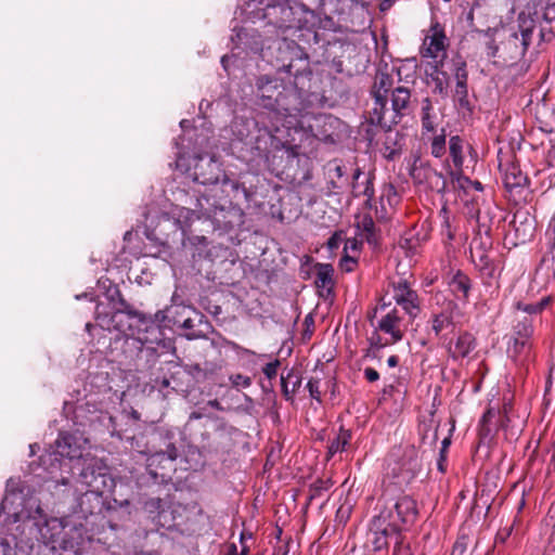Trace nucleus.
<instances>
[{
	"instance_id": "f257e3e1",
	"label": "nucleus",
	"mask_w": 555,
	"mask_h": 555,
	"mask_svg": "<svg viewBox=\"0 0 555 555\" xmlns=\"http://www.w3.org/2000/svg\"><path fill=\"white\" fill-rule=\"evenodd\" d=\"M257 88L261 105L266 108L257 115L255 120L260 133L258 140L267 135L270 149L284 147L289 142L291 131L297 130L298 120L287 109L281 111L275 107V105L280 106L278 96L281 94L278 91L276 80L261 76L257 80Z\"/></svg>"
},
{
	"instance_id": "f03ea898",
	"label": "nucleus",
	"mask_w": 555,
	"mask_h": 555,
	"mask_svg": "<svg viewBox=\"0 0 555 555\" xmlns=\"http://www.w3.org/2000/svg\"><path fill=\"white\" fill-rule=\"evenodd\" d=\"M81 516L50 518L38 525L39 540L68 555H83L90 547L92 535L88 524L80 521Z\"/></svg>"
},
{
	"instance_id": "7ed1b4c3",
	"label": "nucleus",
	"mask_w": 555,
	"mask_h": 555,
	"mask_svg": "<svg viewBox=\"0 0 555 555\" xmlns=\"http://www.w3.org/2000/svg\"><path fill=\"white\" fill-rule=\"evenodd\" d=\"M199 214H204L214 224L215 229L220 231H232L244 223L245 214L236 205L231 203L219 204L215 195L205 194L198 197Z\"/></svg>"
},
{
	"instance_id": "20e7f679",
	"label": "nucleus",
	"mask_w": 555,
	"mask_h": 555,
	"mask_svg": "<svg viewBox=\"0 0 555 555\" xmlns=\"http://www.w3.org/2000/svg\"><path fill=\"white\" fill-rule=\"evenodd\" d=\"M263 15L269 24L279 29L299 30L307 26L308 16L312 15V12L296 1H284L267 5Z\"/></svg>"
},
{
	"instance_id": "39448f33",
	"label": "nucleus",
	"mask_w": 555,
	"mask_h": 555,
	"mask_svg": "<svg viewBox=\"0 0 555 555\" xmlns=\"http://www.w3.org/2000/svg\"><path fill=\"white\" fill-rule=\"evenodd\" d=\"M410 98L409 89L404 87L396 88L391 93V108L387 107V99L384 102L377 103L376 106H372L369 111L367 121L373 126L390 130L405 114L410 104Z\"/></svg>"
},
{
	"instance_id": "423d86ee",
	"label": "nucleus",
	"mask_w": 555,
	"mask_h": 555,
	"mask_svg": "<svg viewBox=\"0 0 555 555\" xmlns=\"http://www.w3.org/2000/svg\"><path fill=\"white\" fill-rule=\"evenodd\" d=\"M401 532L402 528L398 527L393 520L391 508H380L378 514L370 521L366 542L376 552L387 550Z\"/></svg>"
},
{
	"instance_id": "0eeeda50",
	"label": "nucleus",
	"mask_w": 555,
	"mask_h": 555,
	"mask_svg": "<svg viewBox=\"0 0 555 555\" xmlns=\"http://www.w3.org/2000/svg\"><path fill=\"white\" fill-rule=\"evenodd\" d=\"M112 323L115 330L127 335V336H138V339L141 343L147 341H157L158 337L156 336L154 339H149L146 336H141V332L145 333L152 332L155 334H160L159 327L153 322L149 321L143 314L133 310H118L112 315Z\"/></svg>"
},
{
	"instance_id": "6e6552de",
	"label": "nucleus",
	"mask_w": 555,
	"mask_h": 555,
	"mask_svg": "<svg viewBox=\"0 0 555 555\" xmlns=\"http://www.w3.org/2000/svg\"><path fill=\"white\" fill-rule=\"evenodd\" d=\"M390 306V301L387 302L385 298H382L378 308L382 315L377 321L375 330L389 336V343H399L402 340L409 324L413 321H409V319L401 313L400 309Z\"/></svg>"
},
{
	"instance_id": "1a4fd4ad",
	"label": "nucleus",
	"mask_w": 555,
	"mask_h": 555,
	"mask_svg": "<svg viewBox=\"0 0 555 555\" xmlns=\"http://www.w3.org/2000/svg\"><path fill=\"white\" fill-rule=\"evenodd\" d=\"M390 285L396 307L403 311L402 314L405 315L409 321H414L422 311V301L417 292L414 291L404 279L393 281Z\"/></svg>"
},
{
	"instance_id": "9d476101",
	"label": "nucleus",
	"mask_w": 555,
	"mask_h": 555,
	"mask_svg": "<svg viewBox=\"0 0 555 555\" xmlns=\"http://www.w3.org/2000/svg\"><path fill=\"white\" fill-rule=\"evenodd\" d=\"M447 72L449 74V80L452 78L455 81L453 100L461 108H468V72L465 59L461 55L453 56L448 63Z\"/></svg>"
},
{
	"instance_id": "9b49d317",
	"label": "nucleus",
	"mask_w": 555,
	"mask_h": 555,
	"mask_svg": "<svg viewBox=\"0 0 555 555\" xmlns=\"http://www.w3.org/2000/svg\"><path fill=\"white\" fill-rule=\"evenodd\" d=\"M449 39L446 36L443 27L439 23H435L426 34L421 47V56L423 59H431L435 64L443 63L447 56Z\"/></svg>"
},
{
	"instance_id": "f8f14e48",
	"label": "nucleus",
	"mask_w": 555,
	"mask_h": 555,
	"mask_svg": "<svg viewBox=\"0 0 555 555\" xmlns=\"http://www.w3.org/2000/svg\"><path fill=\"white\" fill-rule=\"evenodd\" d=\"M307 55L304 50L294 40L283 38L276 41V66L278 70L288 74L296 75L294 73V64L297 61H305Z\"/></svg>"
},
{
	"instance_id": "ddd939ff",
	"label": "nucleus",
	"mask_w": 555,
	"mask_h": 555,
	"mask_svg": "<svg viewBox=\"0 0 555 555\" xmlns=\"http://www.w3.org/2000/svg\"><path fill=\"white\" fill-rule=\"evenodd\" d=\"M457 314V305L448 300L439 312H433L431 330L439 339L447 338L455 330V315Z\"/></svg>"
},
{
	"instance_id": "4468645a",
	"label": "nucleus",
	"mask_w": 555,
	"mask_h": 555,
	"mask_svg": "<svg viewBox=\"0 0 555 555\" xmlns=\"http://www.w3.org/2000/svg\"><path fill=\"white\" fill-rule=\"evenodd\" d=\"M517 23L518 31L511 35L509 43L514 44L516 49L519 48V54L524 55L532 42L533 33L537 28V21L530 13L520 12Z\"/></svg>"
},
{
	"instance_id": "2eb2a0df",
	"label": "nucleus",
	"mask_w": 555,
	"mask_h": 555,
	"mask_svg": "<svg viewBox=\"0 0 555 555\" xmlns=\"http://www.w3.org/2000/svg\"><path fill=\"white\" fill-rule=\"evenodd\" d=\"M382 508H391L398 527L412 524L417 515L416 502L410 495H401L396 501H387Z\"/></svg>"
},
{
	"instance_id": "dca6fc26",
	"label": "nucleus",
	"mask_w": 555,
	"mask_h": 555,
	"mask_svg": "<svg viewBox=\"0 0 555 555\" xmlns=\"http://www.w3.org/2000/svg\"><path fill=\"white\" fill-rule=\"evenodd\" d=\"M143 509L162 528L171 529L176 526L175 511L167 506L159 498H150L144 501Z\"/></svg>"
},
{
	"instance_id": "f3484780",
	"label": "nucleus",
	"mask_w": 555,
	"mask_h": 555,
	"mask_svg": "<svg viewBox=\"0 0 555 555\" xmlns=\"http://www.w3.org/2000/svg\"><path fill=\"white\" fill-rule=\"evenodd\" d=\"M108 480L106 467L89 464L81 469L77 482L86 487L88 491L103 492Z\"/></svg>"
},
{
	"instance_id": "a211bd4d",
	"label": "nucleus",
	"mask_w": 555,
	"mask_h": 555,
	"mask_svg": "<svg viewBox=\"0 0 555 555\" xmlns=\"http://www.w3.org/2000/svg\"><path fill=\"white\" fill-rule=\"evenodd\" d=\"M86 439L69 433H61L55 440V453L70 460L80 459L83 455Z\"/></svg>"
},
{
	"instance_id": "6ab92c4d",
	"label": "nucleus",
	"mask_w": 555,
	"mask_h": 555,
	"mask_svg": "<svg viewBox=\"0 0 555 555\" xmlns=\"http://www.w3.org/2000/svg\"><path fill=\"white\" fill-rule=\"evenodd\" d=\"M102 493L103 492L86 490L81 494L78 506L80 509V514L82 515L87 524L88 517L96 516L102 512L104 504Z\"/></svg>"
},
{
	"instance_id": "aec40b11",
	"label": "nucleus",
	"mask_w": 555,
	"mask_h": 555,
	"mask_svg": "<svg viewBox=\"0 0 555 555\" xmlns=\"http://www.w3.org/2000/svg\"><path fill=\"white\" fill-rule=\"evenodd\" d=\"M533 340L511 338L507 345L509 357L519 364H524L532 357Z\"/></svg>"
},
{
	"instance_id": "412c9836",
	"label": "nucleus",
	"mask_w": 555,
	"mask_h": 555,
	"mask_svg": "<svg viewBox=\"0 0 555 555\" xmlns=\"http://www.w3.org/2000/svg\"><path fill=\"white\" fill-rule=\"evenodd\" d=\"M172 216L175 218L176 224L182 231L183 235H185L186 230L195 219L205 218L204 214H199L198 210V197L196 198V205L194 209L188 207H176L172 210Z\"/></svg>"
},
{
	"instance_id": "4be33fe9",
	"label": "nucleus",
	"mask_w": 555,
	"mask_h": 555,
	"mask_svg": "<svg viewBox=\"0 0 555 555\" xmlns=\"http://www.w3.org/2000/svg\"><path fill=\"white\" fill-rule=\"evenodd\" d=\"M327 176H328V186H327L328 194H337L343 189L349 186V180H348V177L346 176V170H345L344 166H341L337 163L330 164L328 170H327Z\"/></svg>"
},
{
	"instance_id": "5701e85b",
	"label": "nucleus",
	"mask_w": 555,
	"mask_h": 555,
	"mask_svg": "<svg viewBox=\"0 0 555 555\" xmlns=\"http://www.w3.org/2000/svg\"><path fill=\"white\" fill-rule=\"evenodd\" d=\"M178 457V449L173 443H168L165 451H156L151 453L146 459V466L150 470V474L153 476H157L158 473L156 468L158 465L163 463H171Z\"/></svg>"
},
{
	"instance_id": "b1692460",
	"label": "nucleus",
	"mask_w": 555,
	"mask_h": 555,
	"mask_svg": "<svg viewBox=\"0 0 555 555\" xmlns=\"http://www.w3.org/2000/svg\"><path fill=\"white\" fill-rule=\"evenodd\" d=\"M475 347V337L468 332H463L459 335L453 345L450 344L449 352L453 359H462L467 357Z\"/></svg>"
},
{
	"instance_id": "393cba45",
	"label": "nucleus",
	"mask_w": 555,
	"mask_h": 555,
	"mask_svg": "<svg viewBox=\"0 0 555 555\" xmlns=\"http://www.w3.org/2000/svg\"><path fill=\"white\" fill-rule=\"evenodd\" d=\"M534 325L533 319L525 315L514 318L511 330V338L533 340Z\"/></svg>"
},
{
	"instance_id": "a878e982",
	"label": "nucleus",
	"mask_w": 555,
	"mask_h": 555,
	"mask_svg": "<svg viewBox=\"0 0 555 555\" xmlns=\"http://www.w3.org/2000/svg\"><path fill=\"white\" fill-rule=\"evenodd\" d=\"M500 410L488 408L479 424V435L482 439H491L499 430Z\"/></svg>"
},
{
	"instance_id": "bb28decb",
	"label": "nucleus",
	"mask_w": 555,
	"mask_h": 555,
	"mask_svg": "<svg viewBox=\"0 0 555 555\" xmlns=\"http://www.w3.org/2000/svg\"><path fill=\"white\" fill-rule=\"evenodd\" d=\"M392 78L387 73H378L375 77L374 85L371 90L373 96V106L377 103L384 102L388 98V92L392 87Z\"/></svg>"
},
{
	"instance_id": "cd10ccee",
	"label": "nucleus",
	"mask_w": 555,
	"mask_h": 555,
	"mask_svg": "<svg viewBox=\"0 0 555 555\" xmlns=\"http://www.w3.org/2000/svg\"><path fill=\"white\" fill-rule=\"evenodd\" d=\"M357 236L361 241H366L372 246H377L378 235L373 218L369 215L363 216L357 223Z\"/></svg>"
},
{
	"instance_id": "c85d7f7f",
	"label": "nucleus",
	"mask_w": 555,
	"mask_h": 555,
	"mask_svg": "<svg viewBox=\"0 0 555 555\" xmlns=\"http://www.w3.org/2000/svg\"><path fill=\"white\" fill-rule=\"evenodd\" d=\"M442 64L443 63L434 64L429 78L434 83V92L442 98H447L449 95L450 81L448 72L441 68Z\"/></svg>"
},
{
	"instance_id": "c756f323",
	"label": "nucleus",
	"mask_w": 555,
	"mask_h": 555,
	"mask_svg": "<svg viewBox=\"0 0 555 555\" xmlns=\"http://www.w3.org/2000/svg\"><path fill=\"white\" fill-rule=\"evenodd\" d=\"M333 274L334 269L331 264L318 266L314 284L322 295L332 292L334 286Z\"/></svg>"
},
{
	"instance_id": "7c9ffc66",
	"label": "nucleus",
	"mask_w": 555,
	"mask_h": 555,
	"mask_svg": "<svg viewBox=\"0 0 555 555\" xmlns=\"http://www.w3.org/2000/svg\"><path fill=\"white\" fill-rule=\"evenodd\" d=\"M452 293L459 298L466 300L470 291V279L462 273L456 272L449 282Z\"/></svg>"
},
{
	"instance_id": "2f4dec72",
	"label": "nucleus",
	"mask_w": 555,
	"mask_h": 555,
	"mask_svg": "<svg viewBox=\"0 0 555 555\" xmlns=\"http://www.w3.org/2000/svg\"><path fill=\"white\" fill-rule=\"evenodd\" d=\"M554 297L552 295L544 296L541 298L538 302L534 304H525L522 301H517L515 304V309L518 311H521L524 313H527V317H530L533 319V315L542 313L546 308L551 306L553 302Z\"/></svg>"
},
{
	"instance_id": "473e14b6",
	"label": "nucleus",
	"mask_w": 555,
	"mask_h": 555,
	"mask_svg": "<svg viewBox=\"0 0 555 555\" xmlns=\"http://www.w3.org/2000/svg\"><path fill=\"white\" fill-rule=\"evenodd\" d=\"M503 182L507 190L513 191L524 186L527 182V177L517 166L511 165L504 171Z\"/></svg>"
},
{
	"instance_id": "72a5a7b5",
	"label": "nucleus",
	"mask_w": 555,
	"mask_h": 555,
	"mask_svg": "<svg viewBox=\"0 0 555 555\" xmlns=\"http://www.w3.org/2000/svg\"><path fill=\"white\" fill-rule=\"evenodd\" d=\"M351 439H352L351 430L340 427L337 436L328 444V450H327L328 456H333L336 453L346 451L347 448L350 446Z\"/></svg>"
},
{
	"instance_id": "f704fd0d",
	"label": "nucleus",
	"mask_w": 555,
	"mask_h": 555,
	"mask_svg": "<svg viewBox=\"0 0 555 555\" xmlns=\"http://www.w3.org/2000/svg\"><path fill=\"white\" fill-rule=\"evenodd\" d=\"M422 128L426 132H434L436 129V119L437 115L435 113L431 101L428 98H425L422 102Z\"/></svg>"
},
{
	"instance_id": "c9c22d12",
	"label": "nucleus",
	"mask_w": 555,
	"mask_h": 555,
	"mask_svg": "<svg viewBox=\"0 0 555 555\" xmlns=\"http://www.w3.org/2000/svg\"><path fill=\"white\" fill-rule=\"evenodd\" d=\"M362 175L363 173L361 169L356 168L352 173V182L351 184L349 183V185L351 186V191L354 197L366 196L367 198H371L374 194V189L370 179L365 178L363 186L358 182Z\"/></svg>"
},
{
	"instance_id": "e433bc0d",
	"label": "nucleus",
	"mask_w": 555,
	"mask_h": 555,
	"mask_svg": "<svg viewBox=\"0 0 555 555\" xmlns=\"http://www.w3.org/2000/svg\"><path fill=\"white\" fill-rule=\"evenodd\" d=\"M464 141L459 135H452L449 140V152L452 159L454 169L462 170L464 156H463Z\"/></svg>"
},
{
	"instance_id": "4c0bfd02",
	"label": "nucleus",
	"mask_w": 555,
	"mask_h": 555,
	"mask_svg": "<svg viewBox=\"0 0 555 555\" xmlns=\"http://www.w3.org/2000/svg\"><path fill=\"white\" fill-rule=\"evenodd\" d=\"M518 218L519 216L515 215L512 223L516 232V237L522 243H525L526 241L530 240L533 236V232L535 229L534 221L526 217L525 220L520 221L518 224Z\"/></svg>"
},
{
	"instance_id": "58836bf2",
	"label": "nucleus",
	"mask_w": 555,
	"mask_h": 555,
	"mask_svg": "<svg viewBox=\"0 0 555 555\" xmlns=\"http://www.w3.org/2000/svg\"><path fill=\"white\" fill-rule=\"evenodd\" d=\"M421 465L417 457L410 456L408 462L402 465L401 472L398 475L403 482H410L420 472Z\"/></svg>"
},
{
	"instance_id": "ea45409f",
	"label": "nucleus",
	"mask_w": 555,
	"mask_h": 555,
	"mask_svg": "<svg viewBox=\"0 0 555 555\" xmlns=\"http://www.w3.org/2000/svg\"><path fill=\"white\" fill-rule=\"evenodd\" d=\"M547 233L550 236V247L543 260L552 267L555 275V212L551 220Z\"/></svg>"
},
{
	"instance_id": "a19ab883",
	"label": "nucleus",
	"mask_w": 555,
	"mask_h": 555,
	"mask_svg": "<svg viewBox=\"0 0 555 555\" xmlns=\"http://www.w3.org/2000/svg\"><path fill=\"white\" fill-rule=\"evenodd\" d=\"M430 153L434 157L440 158L446 154V133L444 129L440 134H436L430 141Z\"/></svg>"
},
{
	"instance_id": "79ce46f5",
	"label": "nucleus",
	"mask_w": 555,
	"mask_h": 555,
	"mask_svg": "<svg viewBox=\"0 0 555 555\" xmlns=\"http://www.w3.org/2000/svg\"><path fill=\"white\" fill-rule=\"evenodd\" d=\"M378 331H375L372 336L369 338L370 343V349L366 350L365 356L366 357H375V354L372 352V349H382L388 345H393L395 343H389V336L386 339H383V337L377 333Z\"/></svg>"
},
{
	"instance_id": "37998d69",
	"label": "nucleus",
	"mask_w": 555,
	"mask_h": 555,
	"mask_svg": "<svg viewBox=\"0 0 555 555\" xmlns=\"http://www.w3.org/2000/svg\"><path fill=\"white\" fill-rule=\"evenodd\" d=\"M449 176L453 185L464 191H467L470 188V183H473L470 179L463 176L462 170H449Z\"/></svg>"
},
{
	"instance_id": "c03bdc74",
	"label": "nucleus",
	"mask_w": 555,
	"mask_h": 555,
	"mask_svg": "<svg viewBox=\"0 0 555 555\" xmlns=\"http://www.w3.org/2000/svg\"><path fill=\"white\" fill-rule=\"evenodd\" d=\"M392 543V555H412L410 544L405 541V538L402 533Z\"/></svg>"
},
{
	"instance_id": "a18cd8bd",
	"label": "nucleus",
	"mask_w": 555,
	"mask_h": 555,
	"mask_svg": "<svg viewBox=\"0 0 555 555\" xmlns=\"http://www.w3.org/2000/svg\"><path fill=\"white\" fill-rule=\"evenodd\" d=\"M231 384L233 387L240 389V388H247L251 385V379L249 376L247 375H243V374H232L230 377H229Z\"/></svg>"
},
{
	"instance_id": "49530a36",
	"label": "nucleus",
	"mask_w": 555,
	"mask_h": 555,
	"mask_svg": "<svg viewBox=\"0 0 555 555\" xmlns=\"http://www.w3.org/2000/svg\"><path fill=\"white\" fill-rule=\"evenodd\" d=\"M356 266L357 257L354 255L345 254L339 261V267L345 272H352Z\"/></svg>"
},
{
	"instance_id": "de8ad7c7",
	"label": "nucleus",
	"mask_w": 555,
	"mask_h": 555,
	"mask_svg": "<svg viewBox=\"0 0 555 555\" xmlns=\"http://www.w3.org/2000/svg\"><path fill=\"white\" fill-rule=\"evenodd\" d=\"M331 487H332V482L330 479L315 481L311 487L310 498L313 499L318 495H321V493L323 491H327Z\"/></svg>"
},
{
	"instance_id": "09e8293b",
	"label": "nucleus",
	"mask_w": 555,
	"mask_h": 555,
	"mask_svg": "<svg viewBox=\"0 0 555 555\" xmlns=\"http://www.w3.org/2000/svg\"><path fill=\"white\" fill-rule=\"evenodd\" d=\"M468 541L465 535L459 537L455 541L451 555H464L467 550Z\"/></svg>"
},
{
	"instance_id": "8fccbe9b",
	"label": "nucleus",
	"mask_w": 555,
	"mask_h": 555,
	"mask_svg": "<svg viewBox=\"0 0 555 555\" xmlns=\"http://www.w3.org/2000/svg\"><path fill=\"white\" fill-rule=\"evenodd\" d=\"M362 242L363 241H361V238L357 235H356V237L348 238L346 241L345 247H344L345 254H349V251H350L356 256V254L359 251V248H360V245L362 244Z\"/></svg>"
},
{
	"instance_id": "3c124183",
	"label": "nucleus",
	"mask_w": 555,
	"mask_h": 555,
	"mask_svg": "<svg viewBox=\"0 0 555 555\" xmlns=\"http://www.w3.org/2000/svg\"><path fill=\"white\" fill-rule=\"evenodd\" d=\"M279 366H280V361L275 360V361L267 363L264 365V367L262 369V372H263V374L266 375L267 378L273 379L278 375Z\"/></svg>"
},
{
	"instance_id": "603ef678",
	"label": "nucleus",
	"mask_w": 555,
	"mask_h": 555,
	"mask_svg": "<svg viewBox=\"0 0 555 555\" xmlns=\"http://www.w3.org/2000/svg\"><path fill=\"white\" fill-rule=\"evenodd\" d=\"M307 388L309 390L310 396L313 399L321 401V390H320V380L319 379L311 378L307 384Z\"/></svg>"
},
{
	"instance_id": "864d4df0",
	"label": "nucleus",
	"mask_w": 555,
	"mask_h": 555,
	"mask_svg": "<svg viewBox=\"0 0 555 555\" xmlns=\"http://www.w3.org/2000/svg\"><path fill=\"white\" fill-rule=\"evenodd\" d=\"M232 189H233L235 192H237V193H238V192H241V193H242V195H243V198H244L245 201H247V202H248V201L251 198V196L254 195V192H253L250 189L246 188L244 184H241V183H238V182H233V183H232Z\"/></svg>"
},
{
	"instance_id": "5fc2aeb1",
	"label": "nucleus",
	"mask_w": 555,
	"mask_h": 555,
	"mask_svg": "<svg viewBox=\"0 0 555 555\" xmlns=\"http://www.w3.org/2000/svg\"><path fill=\"white\" fill-rule=\"evenodd\" d=\"M201 168L199 164L195 165V179L198 180L201 183H211L218 181V176H211V177H205L203 172H198V169Z\"/></svg>"
},
{
	"instance_id": "6e6d98bb",
	"label": "nucleus",
	"mask_w": 555,
	"mask_h": 555,
	"mask_svg": "<svg viewBox=\"0 0 555 555\" xmlns=\"http://www.w3.org/2000/svg\"><path fill=\"white\" fill-rule=\"evenodd\" d=\"M543 18L546 22L555 21V2L547 3L544 8Z\"/></svg>"
},
{
	"instance_id": "4d7b16f0",
	"label": "nucleus",
	"mask_w": 555,
	"mask_h": 555,
	"mask_svg": "<svg viewBox=\"0 0 555 555\" xmlns=\"http://www.w3.org/2000/svg\"><path fill=\"white\" fill-rule=\"evenodd\" d=\"M363 374H364L365 379L370 383H374L379 379L378 372L371 366L365 367L363 371Z\"/></svg>"
},
{
	"instance_id": "13d9d810",
	"label": "nucleus",
	"mask_w": 555,
	"mask_h": 555,
	"mask_svg": "<svg viewBox=\"0 0 555 555\" xmlns=\"http://www.w3.org/2000/svg\"><path fill=\"white\" fill-rule=\"evenodd\" d=\"M511 532H512V528L511 527H506V528H503V529L499 530L496 535H495V543L496 544L498 543H505V541L511 535Z\"/></svg>"
},
{
	"instance_id": "bf43d9fd",
	"label": "nucleus",
	"mask_w": 555,
	"mask_h": 555,
	"mask_svg": "<svg viewBox=\"0 0 555 555\" xmlns=\"http://www.w3.org/2000/svg\"><path fill=\"white\" fill-rule=\"evenodd\" d=\"M507 405L505 404L504 405V415H502V413L500 412V418H499V429H504L507 427V423H508V416H507Z\"/></svg>"
},
{
	"instance_id": "052dcab7",
	"label": "nucleus",
	"mask_w": 555,
	"mask_h": 555,
	"mask_svg": "<svg viewBox=\"0 0 555 555\" xmlns=\"http://www.w3.org/2000/svg\"><path fill=\"white\" fill-rule=\"evenodd\" d=\"M341 241V236L339 234H334L327 242V245L331 249L337 248L339 242Z\"/></svg>"
},
{
	"instance_id": "680f3d73",
	"label": "nucleus",
	"mask_w": 555,
	"mask_h": 555,
	"mask_svg": "<svg viewBox=\"0 0 555 555\" xmlns=\"http://www.w3.org/2000/svg\"><path fill=\"white\" fill-rule=\"evenodd\" d=\"M441 214H443V225H446V228L448 229V236H449L450 240H452L453 235L450 232V222H449L448 211H447L446 207H443L441 209Z\"/></svg>"
},
{
	"instance_id": "e2e57ef3",
	"label": "nucleus",
	"mask_w": 555,
	"mask_h": 555,
	"mask_svg": "<svg viewBox=\"0 0 555 555\" xmlns=\"http://www.w3.org/2000/svg\"><path fill=\"white\" fill-rule=\"evenodd\" d=\"M15 498H17V495H16L15 493H12V494H10V495H7V496L3 499L2 503H1V508H2L3 511H7V509H8V505H9V503H10L11 501H13Z\"/></svg>"
},
{
	"instance_id": "0e129e2a",
	"label": "nucleus",
	"mask_w": 555,
	"mask_h": 555,
	"mask_svg": "<svg viewBox=\"0 0 555 555\" xmlns=\"http://www.w3.org/2000/svg\"><path fill=\"white\" fill-rule=\"evenodd\" d=\"M477 222H478V224H479V228H480V229H481V228H483L486 231H488V230H489V228H490V227H489V224L485 221V217L481 215V212H480V211H478V214H477Z\"/></svg>"
},
{
	"instance_id": "69168bd1",
	"label": "nucleus",
	"mask_w": 555,
	"mask_h": 555,
	"mask_svg": "<svg viewBox=\"0 0 555 555\" xmlns=\"http://www.w3.org/2000/svg\"><path fill=\"white\" fill-rule=\"evenodd\" d=\"M548 165L555 167V146H553L547 153Z\"/></svg>"
},
{
	"instance_id": "338daca9",
	"label": "nucleus",
	"mask_w": 555,
	"mask_h": 555,
	"mask_svg": "<svg viewBox=\"0 0 555 555\" xmlns=\"http://www.w3.org/2000/svg\"><path fill=\"white\" fill-rule=\"evenodd\" d=\"M399 363V357L393 354V356H390L388 359H387V364L389 367H395L397 366Z\"/></svg>"
},
{
	"instance_id": "774afa93",
	"label": "nucleus",
	"mask_w": 555,
	"mask_h": 555,
	"mask_svg": "<svg viewBox=\"0 0 555 555\" xmlns=\"http://www.w3.org/2000/svg\"><path fill=\"white\" fill-rule=\"evenodd\" d=\"M386 151L387 152L385 153V157L388 158V159H393L396 157V155L398 154V151L395 150V149L389 150L387 147Z\"/></svg>"
}]
</instances>
